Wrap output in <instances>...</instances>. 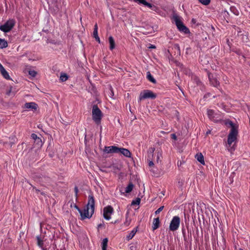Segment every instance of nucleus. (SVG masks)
<instances>
[{
    "label": "nucleus",
    "mask_w": 250,
    "mask_h": 250,
    "mask_svg": "<svg viewBox=\"0 0 250 250\" xmlns=\"http://www.w3.org/2000/svg\"><path fill=\"white\" fill-rule=\"evenodd\" d=\"M95 201L92 195L88 196V201L87 206L83 210H81L77 206L76 208L78 210L81 216V219L84 220L86 218H90L94 212Z\"/></svg>",
    "instance_id": "nucleus-1"
},
{
    "label": "nucleus",
    "mask_w": 250,
    "mask_h": 250,
    "mask_svg": "<svg viewBox=\"0 0 250 250\" xmlns=\"http://www.w3.org/2000/svg\"><path fill=\"white\" fill-rule=\"evenodd\" d=\"M229 125L231 126V129L228 135V144L229 146H227V147L228 148V150L229 151L232 152L234 150V148L233 147V146L231 147V145L236 140L237 136L238 134V131L237 127L235 126V125L231 122L229 123Z\"/></svg>",
    "instance_id": "nucleus-2"
},
{
    "label": "nucleus",
    "mask_w": 250,
    "mask_h": 250,
    "mask_svg": "<svg viewBox=\"0 0 250 250\" xmlns=\"http://www.w3.org/2000/svg\"><path fill=\"white\" fill-rule=\"evenodd\" d=\"M92 119L94 121L99 124L101 122L102 117V113L97 105H94L92 108Z\"/></svg>",
    "instance_id": "nucleus-3"
},
{
    "label": "nucleus",
    "mask_w": 250,
    "mask_h": 250,
    "mask_svg": "<svg viewBox=\"0 0 250 250\" xmlns=\"http://www.w3.org/2000/svg\"><path fill=\"white\" fill-rule=\"evenodd\" d=\"M173 19L178 30L185 33H188L189 32V29L183 24V22L181 21L179 16L175 15L173 16Z\"/></svg>",
    "instance_id": "nucleus-4"
},
{
    "label": "nucleus",
    "mask_w": 250,
    "mask_h": 250,
    "mask_svg": "<svg viewBox=\"0 0 250 250\" xmlns=\"http://www.w3.org/2000/svg\"><path fill=\"white\" fill-rule=\"evenodd\" d=\"M156 97V94L154 93L152 91L150 90H144L142 91L139 97V101H141L143 100L146 99H155Z\"/></svg>",
    "instance_id": "nucleus-5"
},
{
    "label": "nucleus",
    "mask_w": 250,
    "mask_h": 250,
    "mask_svg": "<svg viewBox=\"0 0 250 250\" xmlns=\"http://www.w3.org/2000/svg\"><path fill=\"white\" fill-rule=\"evenodd\" d=\"M180 219L179 216H174L169 225V229L172 231L177 230L180 226Z\"/></svg>",
    "instance_id": "nucleus-6"
},
{
    "label": "nucleus",
    "mask_w": 250,
    "mask_h": 250,
    "mask_svg": "<svg viewBox=\"0 0 250 250\" xmlns=\"http://www.w3.org/2000/svg\"><path fill=\"white\" fill-rule=\"evenodd\" d=\"M15 25V21L13 20L7 21L3 25L0 26V30L4 32L10 31Z\"/></svg>",
    "instance_id": "nucleus-7"
},
{
    "label": "nucleus",
    "mask_w": 250,
    "mask_h": 250,
    "mask_svg": "<svg viewBox=\"0 0 250 250\" xmlns=\"http://www.w3.org/2000/svg\"><path fill=\"white\" fill-rule=\"evenodd\" d=\"M207 114L209 119L214 122H218L221 120L220 115L215 113L213 110L208 109L207 111Z\"/></svg>",
    "instance_id": "nucleus-8"
},
{
    "label": "nucleus",
    "mask_w": 250,
    "mask_h": 250,
    "mask_svg": "<svg viewBox=\"0 0 250 250\" xmlns=\"http://www.w3.org/2000/svg\"><path fill=\"white\" fill-rule=\"evenodd\" d=\"M113 212V208L110 206H108L105 207L103 210L104 217L105 219L109 220L111 219V215Z\"/></svg>",
    "instance_id": "nucleus-9"
},
{
    "label": "nucleus",
    "mask_w": 250,
    "mask_h": 250,
    "mask_svg": "<svg viewBox=\"0 0 250 250\" xmlns=\"http://www.w3.org/2000/svg\"><path fill=\"white\" fill-rule=\"evenodd\" d=\"M208 78L210 84L214 87L218 88L220 85V83L218 81L217 76L211 73H208Z\"/></svg>",
    "instance_id": "nucleus-10"
},
{
    "label": "nucleus",
    "mask_w": 250,
    "mask_h": 250,
    "mask_svg": "<svg viewBox=\"0 0 250 250\" xmlns=\"http://www.w3.org/2000/svg\"><path fill=\"white\" fill-rule=\"evenodd\" d=\"M119 147L116 146H105L104 151L107 153H118Z\"/></svg>",
    "instance_id": "nucleus-11"
},
{
    "label": "nucleus",
    "mask_w": 250,
    "mask_h": 250,
    "mask_svg": "<svg viewBox=\"0 0 250 250\" xmlns=\"http://www.w3.org/2000/svg\"><path fill=\"white\" fill-rule=\"evenodd\" d=\"M24 107L27 109H30L32 110L36 111L38 109L39 106L38 104L34 102L26 103L24 104Z\"/></svg>",
    "instance_id": "nucleus-12"
},
{
    "label": "nucleus",
    "mask_w": 250,
    "mask_h": 250,
    "mask_svg": "<svg viewBox=\"0 0 250 250\" xmlns=\"http://www.w3.org/2000/svg\"><path fill=\"white\" fill-rule=\"evenodd\" d=\"M118 153H121L126 157H130L131 155L130 152L127 149L124 148L119 147Z\"/></svg>",
    "instance_id": "nucleus-13"
},
{
    "label": "nucleus",
    "mask_w": 250,
    "mask_h": 250,
    "mask_svg": "<svg viewBox=\"0 0 250 250\" xmlns=\"http://www.w3.org/2000/svg\"><path fill=\"white\" fill-rule=\"evenodd\" d=\"M134 2L137 3L139 4H143L146 6L149 7V8H152L154 7V5L150 3L147 2L146 0H133Z\"/></svg>",
    "instance_id": "nucleus-14"
},
{
    "label": "nucleus",
    "mask_w": 250,
    "mask_h": 250,
    "mask_svg": "<svg viewBox=\"0 0 250 250\" xmlns=\"http://www.w3.org/2000/svg\"><path fill=\"white\" fill-rule=\"evenodd\" d=\"M0 71L1 72V75L4 78H5L7 80L10 79V77L8 72L6 71V70L4 69V68L1 64H0Z\"/></svg>",
    "instance_id": "nucleus-15"
},
{
    "label": "nucleus",
    "mask_w": 250,
    "mask_h": 250,
    "mask_svg": "<svg viewBox=\"0 0 250 250\" xmlns=\"http://www.w3.org/2000/svg\"><path fill=\"white\" fill-rule=\"evenodd\" d=\"M133 188V185L132 184V183H130L125 188V191H124L123 188H120V191L121 192V194H124L125 192L129 193L132 191Z\"/></svg>",
    "instance_id": "nucleus-16"
},
{
    "label": "nucleus",
    "mask_w": 250,
    "mask_h": 250,
    "mask_svg": "<svg viewBox=\"0 0 250 250\" xmlns=\"http://www.w3.org/2000/svg\"><path fill=\"white\" fill-rule=\"evenodd\" d=\"M108 40H109V44H110L109 49L111 50H112L114 48H115V41H114L113 38L112 36H110L109 37Z\"/></svg>",
    "instance_id": "nucleus-17"
},
{
    "label": "nucleus",
    "mask_w": 250,
    "mask_h": 250,
    "mask_svg": "<svg viewBox=\"0 0 250 250\" xmlns=\"http://www.w3.org/2000/svg\"><path fill=\"white\" fill-rule=\"evenodd\" d=\"M195 158L202 164L205 165L204 156L202 153H198L196 155Z\"/></svg>",
    "instance_id": "nucleus-18"
},
{
    "label": "nucleus",
    "mask_w": 250,
    "mask_h": 250,
    "mask_svg": "<svg viewBox=\"0 0 250 250\" xmlns=\"http://www.w3.org/2000/svg\"><path fill=\"white\" fill-rule=\"evenodd\" d=\"M159 223H160V221H159V218L158 217L154 219L153 222V226H152L153 230L156 229H157L158 228V227L159 226Z\"/></svg>",
    "instance_id": "nucleus-19"
},
{
    "label": "nucleus",
    "mask_w": 250,
    "mask_h": 250,
    "mask_svg": "<svg viewBox=\"0 0 250 250\" xmlns=\"http://www.w3.org/2000/svg\"><path fill=\"white\" fill-rule=\"evenodd\" d=\"M154 147H150L147 150V157L149 159H152L153 156V152L155 151Z\"/></svg>",
    "instance_id": "nucleus-20"
},
{
    "label": "nucleus",
    "mask_w": 250,
    "mask_h": 250,
    "mask_svg": "<svg viewBox=\"0 0 250 250\" xmlns=\"http://www.w3.org/2000/svg\"><path fill=\"white\" fill-rule=\"evenodd\" d=\"M137 231V228H134L131 232L126 236V239L127 240H129L131 239L135 234H136V232Z\"/></svg>",
    "instance_id": "nucleus-21"
},
{
    "label": "nucleus",
    "mask_w": 250,
    "mask_h": 250,
    "mask_svg": "<svg viewBox=\"0 0 250 250\" xmlns=\"http://www.w3.org/2000/svg\"><path fill=\"white\" fill-rule=\"evenodd\" d=\"M146 78L151 83H156V81L155 79L153 77V76L151 75L150 72H147L146 73Z\"/></svg>",
    "instance_id": "nucleus-22"
},
{
    "label": "nucleus",
    "mask_w": 250,
    "mask_h": 250,
    "mask_svg": "<svg viewBox=\"0 0 250 250\" xmlns=\"http://www.w3.org/2000/svg\"><path fill=\"white\" fill-rule=\"evenodd\" d=\"M37 240L38 245L41 248L42 250H45L43 248V242L42 238L40 236H37Z\"/></svg>",
    "instance_id": "nucleus-23"
},
{
    "label": "nucleus",
    "mask_w": 250,
    "mask_h": 250,
    "mask_svg": "<svg viewBox=\"0 0 250 250\" xmlns=\"http://www.w3.org/2000/svg\"><path fill=\"white\" fill-rule=\"evenodd\" d=\"M108 239L107 238H104L102 242V250H106L107 246Z\"/></svg>",
    "instance_id": "nucleus-24"
},
{
    "label": "nucleus",
    "mask_w": 250,
    "mask_h": 250,
    "mask_svg": "<svg viewBox=\"0 0 250 250\" xmlns=\"http://www.w3.org/2000/svg\"><path fill=\"white\" fill-rule=\"evenodd\" d=\"M8 44L7 42L4 40L0 39V48H4L7 47Z\"/></svg>",
    "instance_id": "nucleus-25"
},
{
    "label": "nucleus",
    "mask_w": 250,
    "mask_h": 250,
    "mask_svg": "<svg viewBox=\"0 0 250 250\" xmlns=\"http://www.w3.org/2000/svg\"><path fill=\"white\" fill-rule=\"evenodd\" d=\"M35 145L37 146V147H41L42 145V142L41 138H38L37 140L35 141Z\"/></svg>",
    "instance_id": "nucleus-26"
},
{
    "label": "nucleus",
    "mask_w": 250,
    "mask_h": 250,
    "mask_svg": "<svg viewBox=\"0 0 250 250\" xmlns=\"http://www.w3.org/2000/svg\"><path fill=\"white\" fill-rule=\"evenodd\" d=\"M93 36L98 42H99V43L100 42V39L98 35V31L94 30L93 33Z\"/></svg>",
    "instance_id": "nucleus-27"
},
{
    "label": "nucleus",
    "mask_w": 250,
    "mask_h": 250,
    "mask_svg": "<svg viewBox=\"0 0 250 250\" xmlns=\"http://www.w3.org/2000/svg\"><path fill=\"white\" fill-rule=\"evenodd\" d=\"M68 79V77L66 75V74H62L61 75V76H60V80L62 81V82H65Z\"/></svg>",
    "instance_id": "nucleus-28"
},
{
    "label": "nucleus",
    "mask_w": 250,
    "mask_h": 250,
    "mask_svg": "<svg viewBox=\"0 0 250 250\" xmlns=\"http://www.w3.org/2000/svg\"><path fill=\"white\" fill-rule=\"evenodd\" d=\"M131 222V219L128 218L127 215H126L125 221L124 223V224L126 226H128Z\"/></svg>",
    "instance_id": "nucleus-29"
},
{
    "label": "nucleus",
    "mask_w": 250,
    "mask_h": 250,
    "mask_svg": "<svg viewBox=\"0 0 250 250\" xmlns=\"http://www.w3.org/2000/svg\"><path fill=\"white\" fill-rule=\"evenodd\" d=\"M200 2L205 5H208L210 2V0H198Z\"/></svg>",
    "instance_id": "nucleus-30"
},
{
    "label": "nucleus",
    "mask_w": 250,
    "mask_h": 250,
    "mask_svg": "<svg viewBox=\"0 0 250 250\" xmlns=\"http://www.w3.org/2000/svg\"><path fill=\"white\" fill-rule=\"evenodd\" d=\"M230 10L235 15H238V11L236 9V8L235 7H231L230 8Z\"/></svg>",
    "instance_id": "nucleus-31"
},
{
    "label": "nucleus",
    "mask_w": 250,
    "mask_h": 250,
    "mask_svg": "<svg viewBox=\"0 0 250 250\" xmlns=\"http://www.w3.org/2000/svg\"><path fill=\"white\" fill-rule=\"evenodd\" d=\"M141 200L140 198H137L136 200L132 201V205H139L140 203Z\"/></svg>",
    "instance_id": "nucleus-32"
},
{
    "label": "nucleus",
    "mask_w": 250,
    "mask_h": 250,
    "mask_svg": "<svg viewBox=\"0 0 250 250\" xmlns=\"http://www.w3.org/2000/svg\"><path fill=\"white\" fill-rule=\"evenodd\" d=\"M29 74L30 76L34 77H35L36 76L37 72L35 71H34V70H30V71H29Z\"/></svg>",
    "instance_id": "nucleus-33"
},
{
    "label": "nucleus",
    "mask_w": 250,
    "mask_h": 250,
    "mask_svg": "<svg viewBox=\"0 0 250 250\" xmlns=\"http://www.w3.org/2000/svg\"><path fill=\"white\" fill-rule=\"evenodd\" d=\"M147 160L148 161V166L150 167H153L154 165V163L152 161V159H149L148 158H147Z\"/></svg>",
    "instance_id": "nucleus-34"
},
{
    "label": "nucleus",
    "mask_w": 250,
    "mask_h": 250,
    "mask_svg": "<svg viewBox=\"0 0 250 250\" xmlns=\"http://www.w3.org/2000/svg\"><path fill=\"white\" fill-rule=\"evenodd\" d=\"M164 206L160 207L156 211L155 214H158L164 208Z\"/></svg>",
    "instance_id": "nucleus-35"
},
{
    "label": "nucleus",
    "mask_w": 250,
    "mask_h": 250,
    "mask_svg": "<svg viewBox=\"0 0 250 250\" xmlns=\"http://www.w3.org/2000/svg\"><path fill=\"white\" fill-rule=\"evenodd\" d=\"M31 137L35 141L37 140L39 137L37 136V135L36 134L33 133L31 134Z\"/></svg>",
    "instance_id": "nucleus-36"
},
{
    "label": "nucleus",
    "mask_w": 250,
    "mask_h": 250,
    "mask_svg": "<svg viewBox=\"0 0 250 250\" xmlns=\"http://www.w3.org/2000/svg\"><path fill=\"white\" fill-rule=\"evenodd\" d=\"M11 90L12 87H10V88L6 91V94L8 96H10L11 95Z\"/></svg>",
    "instance_id": "nucleus-37"
},
{
    "label": "nucleus",
    "mask_w": 250,
    "mask_h": 250,
    "mask_svg": "<svg viewBox=\"0 0 250 250\" xmlns=\"http://www.w3.org/2000/svg\"><path fill=\"white\" fill-rule=\"evenodd\" d=\"M74 190H75V193L76 196L77 197L78 193V191H79L78 188L77 187H75Z\"/></svg>",
    "instance_id": "nucleus-38"
},
{
    "label": "nucleus",
    "mask_w": 250,
    "mask_h": 250,
    "mask_svg": "<svg viewBox=\"0 0 250 250\" xmlns=\"http://www.w3.org/2000/svg\"><path fill=\"white\" fill-rule=\"evenodd\" d=\"M33 190L35 191L37 193H39L40 190L39 189H37L36 187H33Z\"/></svg>",
    "instance_id": "nucleus-39"
},
{
    "label": "nucleus",
    "mask_w": 250,
    "mask_h": 250,
    "mask_svg": "<svg viewBox=\"0 0 250 250\" xmlns=\"http://www.w3.org/2000/svg\"><path fill=\"white\" fill-rule=\"evenodd\" d=\"M104 223L103 224H100L98 226V229H100V228H102V227H104Z\"/></svg>",
    "instance_id": "nucleus-40"
},
{
    "label": "nucleus",
    "mask_w": 250,
    "mask_h": 250,
    "mask_svg": "<svg viewBox=\"0 0 250 250\" xmlns=\"http://www.w3.org/2000/svg\"><path fill=\"white\" fill-rule=\"evenodd\" d=\"M171 138L174 140H176L177 138L176 136L174 134H171Z\"/></svg>",
    "instance_id": "nucleus-41"
},
{
    "label": "nucleus",
    "mask_w": 250,
    "mask_h": 250,
    "mask_svg": "<svg viewBox=\"0 0 250 250\" xmlns=\"http://www.w3.org/2000/svg\"><path fill=\"white\" fill-rule=\"evenodd\" d=\"M94 30H96V31H98V25H97V23H96L95 25H94Z\"/></svg>",
    "instance_id": "nucleus-42"
},
{
    "label": "nucleus",
    "mask_w": 250,
    "mask_h": 250,
    "mask_svg": "<svg viewBox=\"0 0 250 250\" xmlns=\"http://www.w3.org/2000/svg\"><path fill=\"white\" fill-rule=\"evenodd\" d=\"M160 155H161L160 154H159V153L157 154V162L159 161Z\"/></svg>",
    "instance_id": "nucleus-43"
},
{
    "label": "nucleus",
    "mask_w": 250,
    "mask_h": 250,
    "mask_svg": "<svg viewBox=\"0 0 250 250\" xmlns=\"http://www.w3.org/2000/svg\"><path fill=\"white\" fill-rule=\"evenodd\" d=\"M149 48H155V46L153 45H151L149 47Z\"/></svg>",
    "instance_id": "nucleus-44"
},
{
    "label": "nucleus",
    "mask_w": 250,
    "mask_h": 250,
    "mask_svg": "<svg viewBox=\"0 0 250 250\" xmlns=\"http://www.w3.org/2000/svg\"><path fill=\"white\" fill-rule=\"evenodd\" d=\"M110 90H111V92L112 94H113L112 88H111V87H110Z\"/></svg>",
    "instance_id": "nucleus-45"
},
{
    "label": "nucleus",
    "mask_w": 250,
    "mask_h": 250,
    "mask_svg": "<svg viewBox=\"0 0 250 250\" xmlns=\"http://www.w3.org/2000/svg\"><path fill=\"white\" fill-rule=\"evenodd\" d=\"M41 194H42L43 195L45 194V193L43 192H41Z\"/></svg>",
    "instance_id": "nucleus-46"
},
{
    "label": "nucleus",
    "mask_w": 250,
    "mask_h": 250,
    "mask_svg": "<svg viewBox=\"0 0 250 250\" xmlns=\"http://www.w3.org/2000/svg\"><path fill=\"white\" fill-rule=\"evenodd\" d=\"M210 133V131H208V132H207V134H208V133Z\"/></svg>",
    "instance_id": "nucleus-47"
},
{
    "label": "nucleus",
    "mask_w": 250,
    "mask_h": 250,
    "mask_svg": "<svg viewBox=\"0 0 250 250\" xmlns=\"http://www.w3.org/2000/svg\"><path fill=\"white\" fill-rule=\"evenodd\" d=\"M239 250H243L240 248L239 249Z\"/></svg>",
    "instance_id": "nucleus-48"
}]
</instances>
